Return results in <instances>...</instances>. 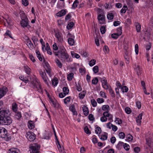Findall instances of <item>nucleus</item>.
<instances>
[{"instance_id":"obj_1","label":"nucleus","mask_w":153,"mask_h":153,"mask_svg":"<svg viewBox=\"0 0 153 153\" xmlns=\"http://www.w3.org/2000/svg\"><path fill=\"white\" fill-rule=\"evenodd\" d=\"M9 111L6 110L0 111V124L8 126L12 123L13 120L10 116Z\"/></svg>"},{"instance_id":"obj_2","label":"nucleus","mask_w":153,"mask_h":153,"mask_svg":"<svg viewBox=\"0 0 153 153\" xmlns=\"http://www.w3.org/2000/svg\"><path fill=\"white\" fill-rule=\"evenodd\" d=\"M54 53L55 56H57L60 59L62 62H69L71 61L69 55L63 46H60L59 48V51L57 52H54Z\"/></svg>"},{"instance_id":"obj_3","label":"nucleus","mask_w":153,"mask_h":153,"mask_svg":"<svg viewBox=\"0 0 153 153\" xmlns=\"http://www.w3.org/2000/svg\"><path fill=\"white\" fill-rule=\"evenodd\" d=\"M31 80L34 89L39 93L42 94L43 89L41 85L37 79L35 77H33L31 79Z\"/></svg>"},{"instance_id":"obj_4","label":"nucleus","mask_w":153,"mask_h":153,"mask_svg":"<svg viewBox=\"0 0 153 153\" xmlns=\"http://www.w3.org/2000/svg\"><path fill=\"white\" fill-rule=\"evenodd\" d=\"M20 16L22 19L20 23L21 26L23 28L27 27L28 29L30 28V26L29 24V21L25 15L24 14H21Z\"/></svg>"},{"instance_id":"obj_5","label":"nucleus","mask_w":153,"mask_h":153,"mask_svg":"<svg viewBox=\"0 0 153 153\" xmlns=\"http://www.w3.org/2000/svg\"><path fill=\"white\" fill-rule=\"evenodd\" d=\"M0 137L4 138L6 141H9L11 138L8 137L7 130L3 127H0Z\"/></svg>"},{"instance_id":"obj_6","label":"nucleus","mask_w":153,"mask_h":153,"mask_svg":"<svg viewBox=\"0 0 153 153\" xmlns=\"http://www.w3.org/2000/svg\"><path fill=\"white\" fill-rule=\"evenodd\" d=\"M40 146L37 143L32 144L30 146V151L31 153H39V151Z\"/></svg>"},{"instance_id":"obj_7","label":"nucleus","mask_w":153,"mask_h":153,"mask_svg":"<svg viewBox=\"0 0 153 153\" xmlns=\"http://www.w3.org/2000/svg\"><path fill=\"white\" fill-rule=\"evenodd\" d=\"M153 136L152 134H150L149 137H147L146 139V144L148 146V147H147V149H149L150 151H151V149H152V146L153 142Z\"/></svg>"},{"instance_id":"obj_8","label":"nucleus","mask_w":153,"mask_h":153,"mask_svg":"<svg viewBox=\"0 0 153 153\" xmlns=\"http://www.w3.org/2000/svg\"><path fill=\"white\" fill-rule=\"evenodd\" d=\"M100 79L102 83V85L103 88L105 90L108 89L109 85L108 83L106 78L103 77L102 78H100Z\"/></svg>"},{"instance_id":"obj_9","label":"nucleus","mask_w":153,"mask_h":153,"mask_svg":"<svg viewBox=\"0 0 153 153\" xmlns=\"http://www.w3.org/2000/svg\"><path fill=\"white\" fill-rule=\"evenodd\" d=\"M26 137L30 141H33L35 139V135L33 132L28 131L26 133Z\"/></svg>"},{"instance_id":"obj_10","label":"nucleus","mask_w":153,"mask_h":153,"mask_svg":"<svg viewBox=\"0 0 153 153\" xmlns=\"http://www.w3.org/2000/svg\"><path fill=\"white\" fill-rule=\"evenodd\" d=\"M55 36L57 39L58 41L62 42L63 41V35L62 33L58 30L54 31Z\"/></svg>"},{"instance_id":"obj_11","label":"nucleus","mask_w":153,"mask_h":153,"mask_svg":"<svg viewBox=\"0 0 153 153\" xmlns=\"http://www.w3.org/2000/svg\"><path fill=\"white\" fill-rule=\"evenodd\" d=\"M105 16L104 14L98 15L97 18L100 24H103L105 23Z\"/></svg>"},{"instance_id":"obj_12","label":"nucleus","mask_w":153,"mask_h":153,"mask_svg":"<svg viewBox=\"0 0 153 153\" xmlns=\"http://www.w3.org/2000/svg\"><path fill=\"white\" fill-rule=\"evenodd\" d=\"M69 35H71L70 37L72 38H69L68 39V44L70 46H73L74 45V44L75 43V41L74 40L73 38H74V36H71V34L70 33L68 34Z\"/></svg>"},{"instance_id":"obj_13","label":"nucleus","mask_w":153,"mask_h":153,"mask_svg":"<svg viewBox=\"0 0 153 153\" xmlns=\"http://www.w3.org/2000/svg\"><path fill=\"white\" fill-rule=\"evenodd\" d=\"M103 115L105 117H108V120L110 121H112L113 120V116L108 113V111H105L104 112Z\"/></svg>"},{"instance_id":"obj_14","label":"nucleus","mask_w":153,"mask_h":153,"mask_svg":"<svg viewBox=\"0 0 153 153\" xmlns=\"http://www.w3.org/2000/svg\"><path fill=\"white\" fill-rule=\"evenodd\" d=\"M26 42L27 45L30 49H33V48L34 46L31 41L28 37H27Z\"/></svg>"},{"instance_id":"obj_15","label":"nucleus","mask_w":153,"mask_h":153,"mask_svg":"<svg viewBox=\"0 0 153 153\" xmlns=\"http://www.w3.org/2000/svg\"><path fill=\"white\" fill-rule=\"evenodd\" d=\"M51 101L55 108H57L58 110H62L61 107L58 102L56 101H54L52 100H51Z\"/></svg>"},{"instance_id":"obj_16","label":"nucleus","mask_w":153,"mask_h":153,"mask_svg":"<svg viewBox=\"0 0 153 153\" xmlns=\"http://www.w3.org/2000/svg\"><path fill=\"white\" fill-rule=\"evenodd\" d=\"M7 89V88H0V99L3 97L4 95L6 94Z\"/></svg>"},{"instance_id":"obj_17","label":"nucleus","mask_w":153,"mask_h":153,"mask_svg":"<svg viewBox=\"0 0 153 153\" xmlns=\"http://www.w3.org/2000/svg\"><path fill=\"white\" fill-rule=\"evenodd\" d=\"M46 66L45 67V70L47 73L50 76H51V69L50 68V66L48 63H45Z\"/></svg>"},{"instance_id":"obj_18","label":"nucleus","mask_w":153,"mask_h":153,"mask_svg":"<svg viewBox=\"0 0 153 153\" xmlns=\"http://www.w3.org/2000/svg\"><path fill=\"white\" fill-rule=\"evenodd\" d=\"M27 124L28 127L29 129H32L35 127V124L33 121L30 120L28 121Z\"/></svg>"},{"instance_id":"obj_19","label":"nucleus","mask_w":153,"mask_h":153,"mask_svg":"<svg viewBox=\"0 0 153 153\" xmlns=\"http://www.w3.org/2000/svg\"><path fill=\"white\" fill-rule=\"evenodd\" d=\"M8 152L9 153H19V151L16 148H13L9 149Z\"/></svg>"},{"instance_id":"obj_20","label":"nucleus","mask_w":153,"mask_h":153,"mask_svg":"<svg viewBox=\"0 0 153 153\" xmlns=\"http://www.w3.org/2000/svg\"><path fill=\"white\" fill-rule=\"evenodd\" d=\"M69 109L72 112L73 115H74L77 114V112L76 111L74 105L73 104L71 105Z\"/></svg>"},{"instance_id":"obj_21","label":"nucleus","mask_w":153,"mask_h":153,"mask_svg":"<svg viewBox=\"0 0 153 153\" xmlns=\"http://www.w3.org/2000/svg\"><path fill=\"white\" fill-rule=\"evenodd\" d=\"M135 70L137 72V74L138 76L140 75L142 73L141 68L139 65H137L136 66V68Z\"/></svg>"},{"instance_id":"obj_22","label":"nucleus","mask_w":153,"mask_h":153,"mask_svg":"<svg viewBox=\"0 0 153 153\" xmlns=\"http://www.w3.org/2000/svg\"><path fill=\"white\" fill-rule=\"evenodd\" d=\"M142 116L143 114L142 113L140 114L136 118V122L139 125H140L141 124Z\"/></svg>"},{"instance_id":"obj_23","label":"nucleus","mask_w":153,"mask_h":153,"mask_svg":"<svg viewBox=\"0 0 153 153\" xmlns=\"http://www.w3.org/2000/svg\"><path fill=\"white\" fill-rule=\"evenodd\" d=\"M66 13V12L65 10H62L56 14L57 16L59 17H62L65 15Z\"/></svg>"},{"instance_id":"obj_24","label":"nucleus","mask_w":153,"mask_h":153,"mask_svg":"<svg viewBox=\"0 0 153 153\" xmlns=\"http://www.w3.org/2000/svg\"><path fill=\"white\" fill-rule=\"evenodd\" d=\"M82 110L85 115L87 116L88 114L89 111L88 108L86 106H84L82 107Z\"/></svg>"},{"instance_id":"obj_25","label":"nucleus","mask_w":153,"mask_h":153,"mask_svg":"<svg viewBox=\"0 0 153 153\" xmlns=\"http://www.w3.org/2000/svg\"><path fill=\"white\" fill-rule=\"evenodd\" d=\"M146 6L149 7L153 6V0H147L146 2Z\"/></svg>"},{"instance_id":"obj_26","label":"nucleus","mask_w":153,"mask_h":153,"mask_svg":"<svg viewBox=\"0 0 153 153\" xmlns=\"http://www.w3.org/2000/svg\"><path fill=\"white\" fill-rule=\"evenodd\" d=\"M25 71L26 73L28 75L30 74V69L27 65L24 66Z\"/></svg>"},{"instance_id":"obj_27","label":"nucleus","mask_w":153,"mask_h":153,"mask_svg":"<svg viewBox=\"0 0 153 153\" xmlns=\"http://www.w3.org/2000/svg\"><path fill=\"white\" fill-rule=\"evenodd\" d=\"M108 138V134L105 133L104 134H102L100 137V139L102 140H105L107 139Z\"/></svg>"},{"instance_id":"obj_28","label":"nucleus","mask_w":153,"mask_h":153,"mask_svg":"<svg viewBox=\"0 0 153 153\" xmlns=\"http://www.w3.org/2000/svg\"><path fill=\"white\" fill-rule=\"evenodd\" d=\"M36 52L38 58L40 61H42V59L41 57L40 52L39 51L36 50Z\"/></svg>"},{"instance_id":"obj_29","label":"nucleus","mask_w":153,"mask_h":153,"mask_svg":"<svg viewBox=\"0 0 153 153\" xmlns=\"http://www.w3.org/2000/svg\"><path fill=\"white\" fill-rule=\"evenodd\" d=\"M125 143L122 142H119L116 146V147L118 149H120L122 146L123 147Z\"/></svg>"},{"instance_id":"obj_30","label":"nucleus","mask_w":153,"mask_h":153,"mask_svg":"<svg viewBox=\"0 0 153 153\" xmlns=\"http://www.w3.org/2000/svg\"><path fill=\"white\" fill-rule=\"evenodd\" d=\"M124 58L127 61H129V55L128 54V51L127 50H126L125 51Z\"/></svg>"},{"instance_id":"obj_31","label":"nucleus","mask_w":153,"mask_h":153,"mask_svg":"<svg viewBox=\"0 0 153 153\" xmlns=\"http://www.w3.org/2000/svg\"><path fill=\"white\" fill-rule=\"evenodd\" d=\"M42 77L45 82L47 84H48V77H47L45 73V75L42 76Z\"/></svg>"},{"instance_id":"obj_32","label":"nucleus","mask_w":153,"mask_h":153,"mask_svg":"<svg viewBox=\"0 0 153 153\" xmlns=\"http://www.w3.org/2000/svg\"><path fill=\"white\" fill-rule=\"evenodd\" d=\"M141 25L140 24L137 23L136 25V30L138 33L140 32Z\"/></svg>"},{"instance_id":"obj_33","label":"nucleus","mask_w":153,"mask_h":153,"mask_svg":"<svg viewBox=\"0 0 153 153\" xmlns=\"http://www.w3.org/2000/svg\"><path fill=\"white\" fill-rule=\"evenodd\" d=\"M15 117L17 120L19 119L22 117L21 113L19 111L16 113L15 115Z\"/></svg>"},{"instance_id":"obj_34","label":"nucleus","mask_w":153,"mask_h":153,"mask_svg":"<svg viewBox=\"0 0 153 153\" xmlns=\"http://www.w3.org/2000/svg\"><path fill=\"white\" fill-rule=\"evenodd\" d=\"M12 109L13 111L16 112L17 110V104L14 103L12 104Z\"/></svg>"},{"instance_id":"obj_35","label":"nucleus","mask_w":153,"mask_h":153,"mask_svg":"<svg viewBox=\"0 0 153 153\" xmlns=\"http://www.w3.org/2000/svg\"><path fill=\"white\" fill-rule=\"evenodd\" d=\"M19 79L22 80L25 83H27L29 81V80L27 77H24L23 76H20Z\"/></svg>"},{"instance_id":"obj_36","label":"nucleus","mask_w":153,"mask_h":153,"mask_svg":"<svg viewBox=\"0 0 153 153\" xmlns=\"http://www.w3.org/2000/svg\"><path fill=\"white\" fill-rule=\"evenodd\" d=\"M55 62H56V64L58 66L59 68H61L62 67V64L61 62H60V60L58 59L57 58L55 60Z\"/></svg>"},{"instance_id":"obj_37","label":"nucleus","mask_w":153,"mask_h":153,"mask_svg":"<svg viewBox=\"0 0 153 153\" xmlns=\"http://www.w3.org/2000/svg\"><path fill=\"white\" fill-rule=\"evenodd\" d=\"M74 77V74L72 73H69L67 76V79L68 81H71Z\"/></svg>"},{"instance_id":"obj_38","label":"nucleus","mask_w":153,"mask_h":153,"mask_svg":"<svg viewBox=\"0 0 153 153\" xmlns=\"http://www.w3.org/2000/svg\"><path fill=\"white\" fill-rule=\"evenodd\" d=\"M71 54L73 58H76L77 59L79 58L80 57V56L78 54L71 52Z\"/></svg>"},{"instance_id":"obj_39","label":"nucleus","mask_w":153,"mask_h":153,"mask_svg":"<svg viewBox=\"0 0 153 153\" xmlns=\"http://www.w3.org/2000/svg\"><path fill=\"white\" fill-rule=\"evenodd\" d=\"M79 3V2L77 0H76L74 2L72 6V8L75 9V8L77 6L78 4Z\"/></svg>"},{"instance_id":"obj_40","label":"nucleus","mask_w":153,"mask_h":153,"mask_svg":"<svg viewBox=\"0 0 153 153\" xmlns=\"http://www.w3.org/2000/svg\"><path fill=\"white\" fill-rule=\"evenodd\" d=\"M107 16L108 19L111 20L114 18V15L112 13H109L107 14Z\"/></svg>"},{"instance_id":"obj_41","label":"nucleus","mask_w":153,"mask_h":153,"mask_svg":"<svg viewBox=\"0 0 153 153\" xmlns=\"http://www.w3.org/2000/svg\"><path fill=\"white\" fill-rule=\"evenodd\" d=\"M127 9V7L126 5H124L123 8L121 9L120 12L122 13H125Z\"/></svg>"},{"instance_id":"obj_42","label":"nucleus","mask_w":153,"mask_h":153,"mask_svg":"<svg viewBox=\"0 0 153 153\" xmlns=\"http://www.w3.org/2000/svg\"><path fill=\"white\" fill-rule=\"evenodd\" d=\"M74 23L73 22L69 23L67 26V28L68 29H71L74 26Z\"/></svg>"},{"instance_id":"obj_43","label":"nucleus","mask_w":153,"mask_h":153,"mask_svg":"<svg viewBox=\"0 0 153 153\" xmlns=\"http://www.w3.org/2000/svg\"><path fill=\"white\" fill-rule=\"evenodd\" d=\"M63 91L64 94L66 95L68 94L69 91L68 88L66 87H64L63 88Z\"/></svg>"},{"instance_id":"obj_44","label":"nucleus","mask_w":153,"mask_h":153,"mask_svg":"<svg viewBox=\"0 0 153 153\" xmlns=\"http://www.w3.org/2000/svg\"><path fill=\"white\" fill-rule=\"evenodd\" d=\"M102 109L103 111H109V106L108 105H104L102 106Z\"/></svg>"},{"instance_id":"obj_45","label":"nucleus","mask_w":153,"mask_h":153,"mask_svg":"<svg viewBox=\"0 0 153 153\" xmlns=\"http://www.w3.org/2000/svg\"><path fill=\"white\" fill-rule=\"evenodd\" d=\"M98 82V79L97 77L94 78L92 80V84L94 85H97Z\"/></svg>"},{"instance_id":"obj_46","label":"nucleus","mask_w":153,"mask_h":153,"mask_svg":"<svg viewBox=\"0 0 153 153\" xmlns=\"http://www.w3.org/2000/svg\"><path fill=\"white\" fill-rule=\"evenodd\" d=\"M93 71L95 74L97 73L99 71V68L98 66L96 65L93 68Z\"/></svg>"},{"instance_id":"obj_47","label":"nucleus","mask_w":153,"mask_h":153,"mask_svg":"<svg viewBox=\"0 0 153 153\" xmlns=\"http://www.w3.org/2000/svg\"><path fill=\"white\" fill-rule=\"evenodd\" d=\"M121 89L123 93L126 92L128 91V88L126 86H124L122 87Z\"/></svg>"},{"instance_id":"obj_48","label":"nucleus","mask_w":153,"mask_h":153,"mask_svg":"<svg viewBox=\"0 0 153 153\" xmlns=\"http://www.w3.org/2000/svg\"><path fill=\"white\" fill-rule=\"evenodd\" d=\"M52 83L53 85H54V86L57 85V84L58 83V81L56 77L54 78V79L52 80Z\"/></svg>"},{"instance_id":"obj_49","label":"nucleus","mask_w":153,"mask_h":153,"mask_svg":"<svg viewBox=\"0 0 153 153\" xmlns=\"http://www.w3.org/2000/svg\"><path fill=\"white\" fill-rule=\"evenodd\" d=\"M96 60L94 59H92L89 62V65L90 66H92L94 65L96 63Z\"/></svg>"},{"instance_id":"obj_50","label":"nucleus","mask_w":153,"mask_h":153,"mask_svg":"<svg viewBox=\"0 0 153 153\" xmlns=\"http://www.w3.org/2000/svg\"><path fill=\"white\" fill-rule=\"evenodd\" d=\"M109 91L110 94L111 95L112 97H115V94L114 91L111 88H109Z\"/></svg>"},{"instance_id":"obj_51","label":"nucleus","mask_w":153,"mask_h":153,"mask_svg":"<svg viewBox=\"0 0 153 153\" xmlns=\"http://www.w3.org/2000/svg\"><path fill=\"white\" fill-rule=\"evenodd\" d=\"M100 32L102 34L105 33L106 31L105 27L104 26H101L100 28Z\"/></svg>"},{"instance_id":"obj_52","label":"nucleus","mask_w":153,"mask_h":153,"mask_svg":"<svg viewBox=\"0 0 153 153\" xmlns=\"http://www.w3.org/2000/svg\"><path fill=\"white\" fill-rule=\"evenodd\" d=\"M97 13L98 15H102L104 14V12L102 9L100 8H98L97 10Z\"/></svg>"},{"instance_id":"obj_53","label":"nucleus","mask_w":153,"mask_h":153,"mask_svg":"<svg viewBox=\"0 0 153 153\" xmlns=\"http://www.w3.org/2000/svg\"><path fill=\"white\" fill-rule=\"evenodd\" d=\"M85 95V92L83 91L82 92L80 93L79 94V97L81 99H82L84 98Z\"/></svg>"},{"instance_id":"obj_54","label":"nucleus","mask_w":153,"mask_h":153,"mask_svg":"<svg viewBox=\"0 0 153 153\" xmlns=\"http://www.w3.org/2000/svg\"><path fill=\"white\" fill-rule=\"evenodd\" d=\"M120 36L117 33H114L111 35V37L115 39H117Z\"/></svg>"},{"instance_id":"obj_55","label":"nucleus","mask_w":153,"mask_h":153,"mask_svg":"<svg viewBox=\"0 0 153 153\" xmlns=\"http://www.w3.org/2000/svg\"><path fill=\"white\" fill-rule=\"evenodd\" d=\"M101 131V128L100 127L97 126L95 130V133L97 134H100Z\"/></svg>"},{"instance_id":"obj_56","label":"nucleus","mask_w":153,"mask_h":153,"mask_svg":"<svg viewBox=\"0 0 153 153\" xmlns=\"http://www.w3.org/2000/svg\"><path fill=\"white\" fill-rule=\"evenodd\" d=\"M71 97L69 96L66 97L64 99V102L65 104H67L68 102H69L70 101Z\"/></svg>"},{"instance_id":"obj_57","label":"nucleus","mask_w":153,"mask_h":153,"mask_svg":"<svg viewBox=\"0 0 153 153\" xmlns=\"http://www.w3.org/2000/svg\"><path fill=\"white\" fill-rule=\"evenodd\" d=\"M45 49L47 51V53L50 55H51L52 54V53L51 50L50 48L49 47H46Z\"/></svg>"},{"instance_id":"obj_58","label":"nucleus","mask_w":153,"mask_h":153,"mask_svg":"<svg viewBox=\"0 0 153 153\" xmlns=\"http://www.w3.org/2000/svg\"><path fill=\"white\" fill-rule=\"evenodd\" d=\"M125 136V133L122 132H121L119 133V137L120 138L123 139Z\"/></svg>"},{"instance_id":"obj_59","label":"nucleus","mask_w":153,"mask_h":153,"mask_svg":"<svg viewBox=\"0 0 153 153\" xmlns=\"http://www.w3.org/2000/svg\"><path fill=\"white\" fill-rule=\"evenodd\" d=\"M91 103L92 106L93 107H96L97 105V103L94 99L91 100Z\"/></svg>"},{"instance_id":"obj_60","label":"nucleus","mask_w":153,"mask_h":153,"mask_svg":"<svg viewBox=\"0 0 153 153\" xmlns=\"http://www.w3.org/2000/svg\"><path fill=\"white\" fill-rule=\"evenodd\" d=\"M117 33L119 35H121L122 33V27H120L118 28L117 29Z\"/></svg>"},{"instance_id":"obj_61","label":"nucleus","mask_w":153,"mask_h":153,"mask_svg":"<svg viewBox=\"0 0 153 153\" xmlns=\"http://www.w3.org/2000/svg\"><path fill=\"white\" fill-rule=\"evenodd\" d=\"M123 148L126 150L128 151L130 149V146L129 145L125 143L123 146Z\"/></svg>"},{"instance_id":"obj_62","label":"nucleus","mask_w":153,"mask_h":153,"mask_svg":"<svg viewBox=\"0 0 153 153\" xmlns=\"http://www.w3.org/2000/svg\"><path fill=\"white\" fill-rule=\"evenodd\" d=\"M115 121L119 125L122 123V120L119 118H116Z\"/></svg>"},{"instance_id":"obj_63","label":"nucleus","mask_w":153,"mask_h":153,"mask_svg":"<svg viewBox=\"0 0 153 153\" xmlns=\"http://www.w3.org/2000/svg\"><path fill=\"white\" fill-rule=\"evenodd\" d=\"M84 131L87 134H90L91 132L90 131L88 128L87 126H86L84 128Z\"/></svg>"},{"instance_id":"obj_64","label":"nucleus","mask_w":153,"mask_h":153,"mask_svg":"<svg viewBox=\"0 0 153 153\" xmlns=\"http://www.w3.org/2000/svg\"><path fill=\"white\" fill-rule=\"evenodd\" d=\"M126 137L127 140L129 141H131L133 139L132 136L130 134H128L126 135Z\"/></svg>"}]
</instances>
